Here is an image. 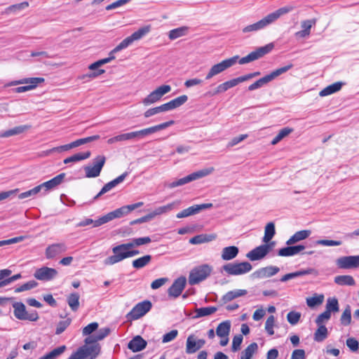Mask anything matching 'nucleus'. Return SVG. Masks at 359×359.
I'll return each instance as SVG.
<instances>
[{
  "label": "nucleus",
  "instance_id": "40",
  "mask_svg": "<svg viewBox=\"0 0 359 359\" xmlns=\"http://www.w3.org/2000/svg\"><path fill=\"white\" fill-rule=\"evenodd\" d=\"M334 283L339 285L352 286L355 284L354 278L349 275H341L334 277Z\"/></svg>",
  "mask_w": 359,
  "mask_h": 359
},
{
  "label": "nucleus",
  "instance_id": "51",
  "mask_svg": "<svg viewBox=\"0 0 359 359\" xmlns=\"http://www.w3.org/2000/svg\"><path fill=\"white\" fill-rule=\"evenodd\" d=\"M187 32V27H180L176 29H173L169 32L168 37L170 40H175L186 35Z\"/></svg>",
  "mask_w": 359,
  "mask_h": 359
},
{
  "label": "nucleus",
  "instance_id": "28",
  "mask_svg": "<svg viewBox=\"0 0 359 359\" xmlns=\"http://www.w3.org/2000/svg\"><path fill=\"white\" fill-rule=\"evenodd\" d=\"M305 249L303 245H287L280 249L278 255L280 257H292L300 254Z\"/></svg>",
  "mask_w": 359,
  "mask_h": 359
},
{
  "label": "nucleus",
  "instance_id": "63",
  "mask_svg": "<svg viewBox=\"0 0 359 359\" xmlns=\"http://www.w3.org/2000/svg\"><path fill=\"white\" fill-rule=\"evenodd\" d=\"M331 314L328 311H325L320 313L316 319V323L318 325H324V323L330 320Z\"/></svg>",
  "mask_w": 359,
  "mask_h": 359
},
{
  "label": "nucleus",
  "instance_id": "33",
  "mask_svg": "<svg viewBox=\"0 0 359 359\" xmlns=\"http://www.w3.org/2000/svg\"><path fill=\"white\" fill-rule=\"evenodd\" d=\"M239 253L238 247L231 245L225 247L221 252V258L224 261H230L236 258Z\"/></svg>",
  "mask_w": 359,
  "mask_h": 359
},
{
  "label": "nucleus",
  "instance_id": "55",
  "mask_svg": "<svg viewBox=\"0 0 359 359\" xmlns=\"http://www.w3.org/2000/svg\"><path fill=\"white\" fill-rule=\"evenodd\" d=\"M326 311L331 314V312L339 311L338 300L335 297L328 298L326 304Z\"/></svg>",
  "mask_w": 359,
  "mask_h": 359
},
{
  "label": "nucleus",
  "instance_id": "37",
  "mask_svg": "<svg viewBox=\"0 0 359 359\" xmlns=\"http://www.w3.org/2000/svg\"><path fill=\"white\" fill-rule=\"evenodd\" d=\"M231 330V322L225 320L219 323L216 329V334L219 337H228Z\"/></svg>",
  "mask_w": 359,
  "mask_h": 359
},
{
  "label": "nucleus",
  "instance_id": "60",
  "mask_svg": "<svg viewBox=\"0 0 359 359\" xmlns=\"http://www.w3.org/2000/svg\"><path fill=\"white\" fill-rule=\"evenodd\" d=\"M301 318V313L296 311H290L287 315V320L291 325H296Z\"/></svg>",
  "mask_w": 359,
  "mask_h": 359
},
{
  "label": "nucleus",
  "instance_id": "34",
  "mask_svg": "<svg viewBox=\"0 0 359 359\" xmlns=\"http://www.w3.org/2000/svg\"><path fill=\"white\" fill-rule=\"evenodd\" d=\"M217 238L215 233L200 234L192 237L189 243L193 245H198L212 241Z\"/></svg>",
  "mask_w": 359,
  "mask_h": 359
},
{
  "label": "nucleus",
  "instance_id": "13",
  "mask_svg": "<svg viewBox=\"0 0 359 359\" xmlns=\"http://www.w3.org/2000/svg\"><path fill=\"white\" fill-rule=\"evenodd\" d=\"M273 48V43H269L264 46L259 47L255 50L250 53L248 55L239 59L238 63L240 65H245L257 60L270 53Z\"/></svg>",
  "mask_w": 359,
  "mask_h": 359
},
{
  "label": "nucleus",
  "instance_id": "58",
  "mask_svg": "<svg viewBox=\"0 0 359 359\" xmlns=\"http://www.w3.org/2000/svg\"><path fill=\"white\" fill-rule=\"evenodd\" d=\"M72 322L71 318H67L65 320L60 321L56 327L55 334H62L70 325Z\"/></svg>",
  "mask_w": 359,
  "mask_h": 359
},
{
  "label": "nucleus",
  "instance_id": "10",
  "mask_svg": "<svg viewBox=\"0 0 359 359\" xmlns=\"http://www.w3.org/2000/svg\"><path fill=\"white\" fill-rule=\"evenodd\" d=\"M252 269L250 263L248 262H231L224 264L222 269L228 275L241 276L250 272Z\"/></svg>",
  "mask_w": 359,
  "mask_h": 359
},
{
  "label": "nucleus",
  "instance_id": "41",
  "mask_svg": "<svg viewBox=\"0 0 359 359\" xmlns=\"http://www.w3.org/2000/svg\"><path fill=\"white\" fill-rule=\"evenodd\" d=\"M276 234L275 224L273 222H269L264 228V236L262 241L267 243L273 238Z\"/></svg>",
  "mask_w": 359,
  "mask_h": 359
},
{
  "label": "nucleus",
  "instance_id": "11",
  "mask_svg": "<svg viewBox=\"0 0 359 359\" xmlns=\"http://www.w3.org/2000/svg\"><path fill=\"white\" fill-rule=\"evenodd\" d=\"M106 162V157L104 155H98L93 159L92 164L83 168L86 177L88 178L97 177L100 175L102 169Z\"/></svg>",
  "mask_w": 359,
  "mask_h": 359
},
{
  "label": "nucleus",
  "instance_id": "17",
  "mask_svg": "<svg viewBox=\"0 0 359 359\" xmlns=\"http://www.w3.org/2000/svg\"><path fill=\"white\" fill-rule=\"evenodd\" d=\"M57 275V271L53 268L43 266L35 271L34 276L39 280L49 281L55 278Z\"/></svg>",
  "mask_w": 359,
  "mask_h": 359
},
{
  "label": "nucleus",
  "instance_id": "31",
  "mask_svg": "<svg viewBox=\"0 0 359 359\" xmlns=\"http://www.w3.org/2000/svg\"><path fill=\"white\" fill-rule=\"evenodd\" d=\"M147 344V341L138 335L129 341L128 348L133 352H138L145 348Z\"/></svg>",
  "mask_w": 359,
  "mask_h": 359
},
{
  "label": "nucleus",
  "instance_id": "21",
  "mask_svg": "<svg viewBox=\"0 0 359 359\" xmlns=\"http://www.w3.org/2000/svg\"><path fill=\"white\" fill-rule=\"evenodd\" d=\"M126 215V214L123 209V207H121L120 208H118V209H116L112 212H110L107 213V215L100 217L95 222V226H101L104 224H106V223L111 221L114 219L120 218Z\"/></svg>",
  "mask_w": 359,
  "mask_h": 359
},
{
  "label": "nucleus",
  "instance_id": "45",
  "mask_svg": "<svg viewBox=\"0 0 359 359\" xmlns=\"http://www.w3.org/2000/svg\"><path fill=\"white\" fill-rule=\"evenodd\" d=\"M91 155L90 151H87L83 153H78L71 156L64 160V163L67 164L69 163L80 161L88 158Z\"/></svg>",
  "mask_w": 359,
  "mask_h": 359
},
{
  "label": "nucleus",
  "instance_id": "7",
  "mask_svg": "<svg viewBox=\"0 0 359 359\" xmlns=\"http://www.w3.org/2000/svg\"><path fill=\"white\" fill-rule=\"evenodd\" d=\"M212 267L207 264L194 267L189 273V283L196 285L205 280L211 273Z\"/></svg>",
  "mask_w": 359,
  "mask_h": 359
},
{
  "label": "nucleus",
  "instance_id": "47",
  "mask_svg": "<svg viewBox=\"0 0 359 359\" xmlns=\"http://www.w3.org/2000/svg\"><path fill=\"white\" fill-rule=\"evenodd\" d=\"M151 260V256L144 255L133 261L132 265L135 269H140L148 265Z\"/></svg>",
  "mask_w": 359,
  "mask_h": 359
},
{
  "label": "nucleus",
  "instance_id": "52",
  "mask_svg": "<svg viewBox=\"0 0 359 359\" xmlns=\"http://www.w3.org/2000/svg\"><path fill=\"white\" fill-rule=\"evenodd\" d=\"M66 349L65 346H59L47 354L40 357L39 359H55L60 355H61Z\"/></svg>",
  "mask_w": 359,
  "mask_h": 359
},
{
  "label": "nucleus",
  "instance_id": "16",
  "mask_svg": "<svg viewBox=\"0 0 359 359\" xmlns=\"http://www.w3.org/2000/svg\"><path fill=\"white\" fill-rule=\"evenodd\" d=\"M336 264L339 269H348L359 267V255L344 256L338 258Z\"/></svg>",
  "mask_w": 359,
  "mask_h": 359
},
{
  "label": "nucleus",
  "instance_id": "4",
  "mask_svg": "<svg viewBox=\"0 0 359 359\" xmlns=\"http://www.w3.org/2000/svg\"><path fill=\"white\" fill-rule=\"evenodd\" d=\"M174 124L173 121H169L165 123H162L161 124L151 126L147 128L142 129L140 130L127 133L118 135L120 142L128 141L133 139L142 138L149 135L156 133L159 130H163L172 125Z\"/></svg>",
  "mask_w": 359,
  "mask_h": 359
},
{
  "label": "nucleus",
  "instance_id": "8",
  "mask_svg": "<svg viewBox=\"0 0 359 359\" xmlns=\"http://www.w3.org/2000/svg\"><path fill=\"white\" fill-rule=\"evenodd\" d=\"M293 67L292 64H289L285 67L278 68L268 75L264 76V77L258 79L255 83H252L248 86V90L252 91L255 90L257 88L262 87L264 85L268 83L271 81L278 76L285 73L288 70H290Z\"/></svg>",
  "mask_w": 359,
  "mask_h": 359
},
{
  "label": "nucleus",
  "instance_id": "3",
  "mask_svg": "<svg viewBox=\"0 0 359 359\" xmlns=\"http://www.w3.org/2000/svg\"><path fill=\"white\" fill-rule=\"evenodd\" d=\"M294 8L292 6H286L284 7H281L277 9L276 11L268 14L259 21L244 27L242 29V32L245 34L250 32H256L259 30L264 29L269 25L275 22L281 16L293 11Z\"/></svg>",
  "mask_w": 359,
  "mask_h": 359
},
{
  "label": "nucleus",
  "instance_id": "23",
  "mask_svg": "<svg viewBox=\"0 0 359 359\" xmlns=\"http://www.w3.org/2000/svg\"><path fill=\"white\" fill-rule=\"evenodd\" d=\"M269 252V246L261 245L248 252L246 257L250 261H257L265 257Z\"/></svg>",
  "mask_w": 359,
  "mask_h": 359
},
{
  "label": "nucleus",
  "instance_id": "20",
  "mask_svg": "<svg viewBox=\"0 0 359 359\" xmlns=\"http://www.w3.org/2000/svg\"><path fill=\"white\" fill-rule=\"evenodd\" d=\"M187 100V95H183L170 100L167 103L163 104L157 107V109H158L159 113L170 111L177 107H180V106L184 104Z\"/></svg>",
  "mask_w": 359,
  "mask_h": 359
},
{
  "label": "nucleus",
  "instance_id": "50",
  "mask_svg": "<svg viewBox=\"0 0 359 359\" xmlns=\"http://www.w3.org/2000/svg\"><path fill=\"white\" fill-rule=\"evenodd\" d=\"M318 328L314 333V340L316 341H323L327 337V329L325 325H318Z\"/></svg>",
  "mask_w": 359,
  "mask_h": 359
},
{
  "label": "nucleus",
  "instance_id": "38",
  "mask_svg": "<svg viewBox=\"0 0 359 359\" xmlns=\"http://www.w3.org/2000/svg\"><path fill=\"white\" fill-rule=\"evenodd\" d=\"M181 203V201L177 200L175 201L170 203H168L165 205L160 206L156 208L154 211L155 212L156 216L161 215L165 213H167L173 209L177 208Z\"/></svg>",
  "mask_w": 359,
  "mask_h": 359
},
{
  "label": "nucleus",
  "instance_id": "6",
  "mask_svg": "<svg viewBox=\"0 0 359 359\" xmlns=\"http://www.w3.org/2000/svg\"><path fill=\"white\" fill-rule=\"evenodd\" d=\"M215 171V168L213 167H208L200 170L196 171L194 172L191 173L190 175L179 179L175 182L170 183L168 187L170 189L175 188L176 187L182 186L185 184L191 182L192 181L203 178L206 177L210 174H212Z\"/></svg>",
  "mask_w": 359,
  "mask_h": 359
},
{
  "label": "nucleus",
  "instance_id": "27",
  "mask_svg": "<svg viewBox=\"0 0 359 359\" xmlns=\"http://www.w3.org/2000/svg\"><path fill=\"white\" fill-rule=\"evenodd\" d=\"M128 175V172H123L122 175L114 179V180L107 183L100 190V191L94 197V199L98 198L102 195L104 194L105 193L108 192L113 188H114L116 186H117L118 184L123 182L125 178Z\"/></svg>",
  "mask_w": 359,
  "mask_h": 359
},
{
  "label": "nucleus",
  "instance_id": "36",
  "mask_svg": "<svg viewBox=\"0 0 359 359\" xmlns=\"http://www.w3.org/2000/svg\"><path fill=\"white\" fill-rule=\"evenodd\" d=\"M248 293L246 290H235L226 292L222 298L224 304H226L236 298L245 295Z\"/></svg>",
  "mask_w": 359,
  "mask_h": 359
},
{
  "label": "nucleus",
  "instance_id": "26",
  "mask_svg": "<svg viewBox=\"0 0 359 359\" xmlns=\"http://www.w3.org/2000/svg\"><path fill=\"white\" fill-rule=\"evenodd\" d=\"M138 254V250H129L128 252L121 253V255L109 256L104 259V263L105 265H113L123 260L126 258L132 257Z\"/></svg>",
  "mask_w": 359,
  "mask_h": 359
},
{
  "label": "nucleus",
  "instance_id": "12",
  "mask_svg": "<svg viewBox=\"0 0 359 359\" xmlns=\"http://www.w3.org/2000/svg\"><path fill=\"white\" fill-rule=\"evenodd\" d=\"M13 308L14 316L18 320L36 321L39 319L38 313L36 311L29 313L22 302L13 303Z\"/></svg>",
  "mask_w": 359,
  "mask_h": 359
},
{
  "label": "nucleus",
  "instance_id": "49",
  "mask_svg": "<svg viewBox=\"0 0 359 359\" xmlns=\"http://www.w3.org/2000/svg\"><path fill=\"white\" fill-rule=\"evenodd\" d=\"M28 6H29V3L27 1H23L22 3L13 4V5L8 6L6 9L5 13L6 14L17 13L20 12V11L27 8Z\"/></svg>",
  "mask_w": 359,
  "mask_h": 359
},
{
  "label": "nucleus",
  "instance_id": "62",
  "mask_svg": "<svg viewBox=\"0 0 359 359\" xmlns=\"http://www.w3.org/2000/svg\"><path fill=\"white\" fill-rule=\"evenodd\" d=\"M316 245L323 246H339L342 242L341 241H333V240H318L316 242Z\"/></svg>",
  "mask_w": 359,
  "mask_h": 359
},
{
  "label": "nucleus",
  "instance_id": "35",
  "mask_svg": "<svg viewBox=\"0 0 359 359\" xmlns=\"http://www.w3.org/2000/svg\"><path fill=\"white\" fill-rule=\"evenodd\" d=\"M31 126L29 125L18 126L13 128L1 133L0 137H8L11 136L20 135L29 130Z\"/></svg>",
  "mask_w": 359,
  "mask_h": 359
},
{
  "label": "nucleus",
  "instance_id": "56",
  "mask_svg": "<svg viewBox=\"0 0 359 359\" xmlns=\"http://www.w3.org/2000/svg\"><path fill=\"white\" fill-rule=\"evenodd\" d=\"M341 323L343 325H348L351 322V310L349 305H347L340 318Z\"/></svg>",
  "mask_w": 359,
  "mask_h": 359
},
{
  "label": "nucleus",
  "instance_id": "57",
  "mask_svg": "<svg viewBox=\"0 0 359 359\" xmlns=\"http://www.w3.org/2000/svg\"><path fill=\"white\" fill-rule=\"evenodd\" d=\"M38 283L35 280H29L21 286L15 288V292L19 293L23 291L29 290L37 286Z\"/></svg>",
  "mask_w": 359,
  "mask_h": 359
},
{
  "label": "nucleus",
  "instance_id": "32",
  "mask_svg": "<svg viewBox=\"0 0 359 359\" xmlns=\"http://www.w3.org/2000/svg\"><path fill=\"white\" fill-rule=\"evenodd\" d=\"M311 231L310 230H301L294 233L287 241V245H292L310 236Z\"/></svg>",
  "mask_w": 359,
  "mask_h": 359
},
{
  "label": "nucleus",
  "instance_id": "48",
  "mask_svg": "<svg viewBox=\"0 0 359 359\" xmlns=\"http://www.w3.org/2000/svg\"><path fill=\"white\" fill-rule=\"evenodd\" d=\"M79 298L80 296L76 292L72 293L67 297L68 305L73 311H76L79 309Z\"/></svg>",
  "mask_w": 359,
  "mask_h": 359
},
{
  "label": "nucleus",
  "instance_id": "25",
  "mask_svg": "<svg viewBox=\"0 0 359 359\" xmlns=\"http://www.w3.org/2000/svg\"><path fill=\"white\" fill-rule=\"evenodd\" d=\"M67 248L65 243H54L48 245L45 251L47 259H53L57 255L66 252Z\"/></svg>",
  "mask_w": 359,
  "mask_h": 359
},
{
  "label": "nucleus",
  "instance_id": "29",
  "mask_svg": "<svg viewBox=\"0 0 359 359\" xmlns=\"http://www.w3.org/2000/svg\"><path fill=\"white\" fill-rule=\"evenodd\" d=\"M65 177V174L61 173L53 179L39 184V187H40V190H44V192H46L55 189L63 182Z\"/></svg>",
  "mask_w": 359,
  "mask_h": 359
},
{
  "label": "nucleus",
  "instance_id": "9",
  "mask_svg": "<svg viewBox=\"0 0 359 359\" xmlns=\"http://www.w3.org/2000/svg\"><path fill=\"white\" fill-rule=\"evenodd\" d=\"M239 56L235 55L232 57L227 58L220 62L212 65L205 76L206 80H210L216 75L224 72L226 69L233 66L238 60Z\"/></svg>",
  "mask_w": 359,
  "mask_h": 359
},
{
  "label": "nucleus",
  "instance_id": "46",
  "mask_svg": "<svg viewBox=\"0 0 359 359\" xmlns=\"http://www.w3.org/2000/svg\"><path fill=\"white\" fill-rule=\"evenodd\" d=\"M217 309L215 306L201 307L195 310V318H199L204 316H210L216 312Z\"/></svg>",
  "mask_w": 359,
  "mask_h": 359
},
{
  "label": "nucleus",
  "instance_id": "5",
  "mask_svg": "<svg viewBox=\"0 0 359 359\" xmlns=\"http://www.w3.org/2000/svg\"><path fill=\"white\" fill-rule=\"evenodd\" d=\"M44 81L43 78L33 77L25 78L20 80L12 81L5 85V87L15 86L20 84L26 86L17 87L13 89L14 93H22L34 89L39 83Z\"/></svg>",
  "mask_w": 359,
  "mask_h": 359
},
{
  "label": "nucleus",
  "instance_id": "19",
  "mask_svg": "<svg viewBox=\"0 0 359 359\" xmlns=\"http://www.w3.org/2000/svg\"><path fill=\"white\" fill-rule=\"evenodd\" d=\"M213 206L212 203H203V204H198V205H194L192 206L189 207L188 208H186L183 210L182 211L178 212L176 215L177 218H184L187 217L191 215H194L196 214H198L201 211L210 208Z\"/></svg>",
  "mask_w": 359,
  "mask_h": 359
},
{
  "label": "nucleus",
  "instance_id": "15",
  "mask_svg": "<svg viewBox=\"0 0 359 359\" xmlns=\"http://www.w3.org/2000/svg\"><path fill=\"white\" fill-rule=\"evenodd\" d=\"M151 308V303L148 300L143 301L136 304L127 314L129 320H137L144 316Z\"/></svg>",
  "mask_w": 359,
  "mask_h": 359
},
{
  "label": "nucleus",
  "instance_id": "61",
  "mask_svg": "<svg viewBox=\"0 0 359 359\" xmlns=\"http://www.w3.org/2000/svg\"><path fill=\"white\" fill-rule=\"evenodd\" d=\"M40 191H41L40 187H39V185H38L30 190H28L23 193H21L20 194L18 195V198L20 199H24L25 198H28V197L34 196V195L39 194Z\"/></svg>",
  "mask_w": 359,
  "mask_h": 359
},
{
  "label": "nucleus",
  "instance_id": "59",
  "mask_svg": "<svg viewBox=\"0 0 359 359\" xmlns=\"http://www.w3.org/2000/svg\"><path fill=\"white\" fill-rule=\"evenodd\" d=\"M275 323V318L273 316H270L265 323V330L269 335L274 334L273 326Z\"/></svg>",
  "mask_w": 359,
  "mask_h": 359
},
{
  "label": "nucleus",
  "instance_id": "18",
  "mask_svg": "<svg viewBox=\"0 0 359 359\" xmlns=\"http://www.w3.org/2000/svg\"><path fill=\"white\" fill-rule=\"evenodd\" d=\"M205 344L203 339H197L194 335L191 334L187 339L186 353L193 354L200 350Z\"/></svg>",
  "mask_w": 359,
  "mask_h": 359
},
{
  "label": "nucleus",
  "instance_id": "42",
  "mask_svg": "<svg viewBox=\"0 0 359 359\" xmlns=\"http://www.w3.org/2000/svg\"><path fill=\"white\" fill-rule=\"evenodd\" d=\"M134 239L127 243L116 245L112 248L113 255H121V253L128 252L130 249L135 247Z\"/></svg>",
  "mask_w": 359,
  "mask_h": 359
},
{
  "label": "nucleus",
  "instance_id": "54",
  "mask_svg": "<svg viewBox=\"0 0 359 359\" xmlns=\"http://www.w3.org/2000/svg\"><path fill=\"white\" fill-rule=\"evenodd\" d=\"M293 131L292 128H283L281 129L278 134L272 140L271 144L275 145L281 141L284 137L289 135Z\"/></svg>",
  "mask_w": 359,
  "mask_h": 359
},
{
  "label": "nucleus",
  "instance_id": "64",
  "mask_svg": "<svg viewBox=\"0 0 359 359\" xmlns=\"http://www.w3.org/2000/svg\"><path fill=\"white\" fill-rule=\"evenodd\" d=\"M98 327V323L96 322L91 323L83 327L82 333L83 336H87L95 332Z\"/></svg>",
  "mask_w": 359,
  "mask_h": 359
},
{
  "label": "nucleus",
  "instance_id": "30",
  "mask_svg": "<svg viewBox=\"0 0 359 359\" xmlns=\"http://www.w3.org/2000/svg\"><path fill=\"white\" fill-rule=\"evenodd\" d=\"M309 274L317 275L318 272L316 271V269H314L313 268H309L307 269H302V270H299V271H297L295 272H292V273H287V274L284 275L280 278V281L286 282L289 280H291V279H293L295 278H298L300 276H306V275H309Z\"/></svg>",
  "mask_w": 359,
  "mask_h": 359
},
{
  "label": "nucleus",
  "instance_id": "2",
  "mask_svg": "<svg viewBox=\"0 0 359 359\" xmlns=\"http://www.w3.org/2000/svg\"><path fill=\"white\" fill-rule=\"evenodd\" d=\"M150 32V27L145 26L140 28L137 31L135 32L130 36L123 39L118 46H116L109 54V57L99 60L89 65L88 69L90 70H98L99 67L103 65L110 62L111 60L115 59L114 53L126 48L135 41L141 39L143 36L147 34Z\"/></svg>",
  "mask_w": 359,
  "mask_h": 359
},
{
  "label": "nucleus",
  "instance_id": "44",
  "mask_svg": "<svg viewBox=\"0 0 359 359\" xmlns=\"http://www.w3.org/2000/svg\"><path fill=\"white\" fill-rule=\"evenodd\" d=\"M236 82L234 81V79H231L229 81H227L223 83L219 84L215 90L212 93V95H215L219 93H222L226 92L227 90H229L231 88H233L236 86Z\"/></svg>",
  "mask_w": 359,
  "mask_h": 359
},
{
  "label": "nucleus",
  "instance_id": "24",
  "mask_svg": "<svg viewBox=\"0 0 359 359\" xmlns=\"http://www.w3.org/2000/svg\"><path fill=\"white\" fill-rule=\"evenodd\" d=\"M280 271V269L278 266H268L266 267L261 268L257 271H255L252 276L254 278H266L271 277L276 273H278Z\"/></svg>",
  "mask_w": 359,
  "mask_h": 359
},
{
  "label": "nucleus",
  "instance_id": "22",
  "mask_svg": "<svg viewBox=\"0 0 359 359\" xmlns=\"http://www.w3.org/2000/svg\"><path fill=\"white\" fill-rule=\"evenodd\" d=\"M187 280L184 277H180L176 279L168 288V295L174 298L179 297L184 289Z\"/></svg>",
  "mask_w": 359,
  "mask_h": 359
},
{
  "label": "nucleus",
  "instance_id": "39",
  "mask_svg": "<svg viewBox=\"0 0 359 359\" xmlns=\"http://www.w3.org/2000/svg\"><path fill=\"white\" fill-rule=\"evenodd\" d=\"M342 84L341 82L334 83L320 91L319 95L320 97H325L333 94L341 88Z\"/></svg>",
  "mask_w": 359,
  "mask_h": 359
},
{
  "label": "nucleus",
  "instance_id": "53",
  "mask_svg": "<svg viewBox=\"0 0 359 359\" xmlns=\"http://www.w3.org/2000/svg\"><path fill=\"white\" fill-rule=\"evenodd\" d=\"M324 300L323 294H315L313 297L306 298V304L309 307H314L320 305Z\"/></svg>",
  "mask_w": 359,
  "mask_h": 359
},
{
  "label": "nucleus",
  "instance_id": "1",
  "mask_svg": "<svg viewBox=\"0 0 359 359\" xmlns=\"http://www.w3.org/2000/svg\"><path fill=\"white\" fill-rule=\"evenodd\" d=\"M109 332L110 329L108 327L100 329L95 334L85 339V343L88 345L80 347L68 359H95L100 351V346L96 342L102 340Z\"/></svg>",
  "mask_w": 359,
  "mask_h": 359
},
{
  "label": "nucleus",
  "instance_id": "14",
  "mask_svg": "<svg viewBox=\"0 0 359 359\" xmlns=\"http://www.w3.org/2000/svg\"><path fill=\"white\" fill-rule=\"evenodd\" d=\"M171 90L169 85H162L151 92L146 97L142 100L144 106H149L159 101L162 97Z\"/></svg>",
  "mask_w": 359,
  "mask_h": 359
},
{
  "label": "nucleus",
  "instance_id": "43",
  "mask_svg": "<svg viewBox=\"0 0 359 359\" xmlns=\"http://www.w3.org/2000/svg\"><path fill=\"white\" fill-rule=\"evenodd\" d=\"M258 345L257 343H251L245 348L241 354V359H251L252 355L257 352Z\"/></svg>",
  "mask_w": 359,
  "mask_h": 359
}]
</instances>
